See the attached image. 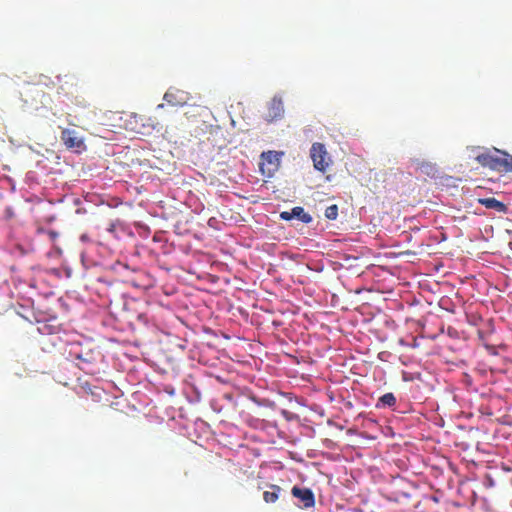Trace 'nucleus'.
I'll use <instances>...</instances> for the list:
<instances>
[{"label": "nucleus", "instance_id": "2eb2a0df", "mask_svg": "<svg viewBox=\"0 0 512 512\" xmlns=\"http://www.w3.org/2000/svg\"><path fill=\"white\" fill-rule=\"evenodd\" d=\"M80 389L85 393L94 394L91 385L88 382H85L80 386Z\"/></svg>", "mask_w": 512, "mask_h": 512}, {"label": "nucleus", "instance_id": "a211bd4d", "mask_svg": "<svg viewBox=\"0 0 512 512\" xmlns=\"http://www.w3.org/2000/svg\"><path fill=\"white\" fill-rule=\"evenodd\" d=\"M321 153H322V160H325V156L327 154V151L325 150L324 145H322Z\"/></svg>", "mask_w": 512, "mask_h": 512}, {"label": "nucleus", "instance_id": "dca6fc26", "mask_svg": "<svg viewBox=\"0 0 512 512\" xmlns=\"http://www.w3.org/2000/svg\"><path fill=\"white\" fill-rule=\"evenodd\" d=\"M47 234H48L50 240H52V241H55L58 238V236H59V233L54 231V230H49L47 232Z\"/></svg>", "mask_w": 512, "mask_h": 512}, {"label": "nucleus", "instance_id": "20e7f679", "mask_svg": "<svg viewBox=\"0 0 512 512\" xmlns=\"http://www.w3.org/2000/svg\"><path fill=\"white\" fill-rule=\"evenodd\" d=\"M163 99L172 106H182L187 102L186 94L184 92L179 91L173 93L169 90L165 93Z\"/></svg>", "mask_w": 512, "mask_h": 512}, {"label": "nucleus", "instance_id": "6ab92c4d", "mask_svg": "<svg viewBox=\"0 0 512 512\" xmlns=\"http://www.w3.org/2000/svg\"><path fill=\"white\" fill-rule=\"evenodd\" d=\"M80 239H81V241H83V242H85V241H88V240H89V238H88V236H87L86 234L81 235Z\"/></svg>", "mask_w": 512, "mask_h": 512}, {"label": "nucleus", "instance_id": "aec40b11", "mask_svg": "<svg viewBox=\"0 0 512 512\" xmlns=\"http://www.w3.org/2000/svg\"><path fill=\"white\" fill-rule=\"evenodd\" d=\"M314 168L320 171V162H313Z\"/></svg>", "mask_w": 512, "mask_h": 512}, {"label": "nucleus", "instance_id": "0eeeda50", "mask_svg": "<svg viewBox=\"0 0 512 512\" xmlns=\"http://www.w3.org/2000/svg\"><path fill=\"white\" fill-rule=\"evenodd\" d=\"M478 203L483 205L487 209H493V210H495L497 212H506V210H507L506 205L503 202L497 200L494 197H491V198H479L478 199Z\"/></svg>", "mask_w": 512, "mask_h": 512}, {"label": "nucleus", "instance_id": "f03ea898", "mask_svg": "<svg viewBox=\"0 0 512 512\" xmlns=\"http://www.w3.org/2000/svg\"><path fill=\"white\" fill-rule=\"evenodd\" d=\"M284 115V105L281 97L275 96L268 103L267 120L272 121L282 118Z\"/></svg>", "mask_w": 512, "mask_h": 512}, {"label": "nucleus", "instance_id": "6e6552de", "mask_svg": "<svg viewBox=\"0 0 512 512\" xmlns=\"http://www.w3.org/2000/svg\"><path fill=\"white\" fill-rule=\"evenodd\" d=\"M280 162H259V170L264 177L271 178L278 171Z\"/></svg>", "mask_w": 512, "mask_h": 512}, {"label": "nucleus", "instance_id": "ddd939ff", "mask_svg": "<svg viewBox=\"0 0 512 512\" xmlns=\"http://www.w3.org/2000/svg\"><path fill=\"white\" fill-rule=\"evenodd\" d=\"M474 160L480 161V160H501L498 158L495 154H492L491 152H478L474 156Z\"/></svg>", "mask_w": 512, "mask_h": 512}, {"label": "nucleus", "instance_id": "39448f33", "mask_svg": "<svg viewBox=\"0 0 512 512\" xmlns=\"http://www.w3.org/2000/svg\"><path fill=\"white\" fill-rule=\"evenodd\" d=\"M62 139L65 145L69 148H80L81 146H83L82 139L77 136V133L75 131H63Z\"/></svg>", "mask_w": 512, "mask_h": 512}, {"label": "nucleus", "instance_id": "f8f14e48", "mask_svg": "<svg viewBox=\"0 0 512 512\" xmlns=\"http://www.w3.org/2000/svg\"><path fill=\"white\" fill-rule=\"evenodd\" d=\"M338 216V206L332 204L325 209V217L329 220H335Z\"/></svg>", "mask_w": 512, "mask_h": 512}, {"label": "nucleus", "instance_id": "423d86ee", "mask_svg": "<svg viewBox=\"0 0 512 512\" xmlns=\"http://www.w3.org/2000/svg\"><path fill=\"white\" fill-rule=\"evenodd\" d=\"M484 167L501 175L512 172V162H482Z\"/></svg>", "mask_w": 512, "mask_h": 512}, {"label": "nucleus", "instance_id": "4468645a", "mask_svg": "<svg viewBox=\"0 0 512 512\" xmlns=\"http://www.w3.org/2000/svg\"><path fill=\"white\" fill-rule=\"evenodd\" d=\"M320 157V143H314L311 148V159L316 160V157Z\"/></svg>", "mask_w": 512, "mask_h": 512}, {"label": "nucleus", "instance_id": "f3484780", "mask_svg": "<svg viewBox=\"0 0 512 512\" xmlns=\"http://www.w3.org/2000/svg\"><path fill=\"white\" fill-rule=\"evenodd\" d=\"M494 153H501L502 155H504L505 157H508L509 154L506 152V151H500L498 149H494Z\"/></svg>", "mask_w": 512, "mask_h": 512}, {"label": "nucleus", "instance_id": "b1692460", "mask_svg": "<svg viewBox=\"0 0 512 512\" xmlns=\"http://www.w3.org/2000/svg\"><path fill=\"white\" fill-rule=\"evenodd\" d=\"M230 157L237 158L238 156L236 154H234V155H231Z\"/></svg>", "mask_w": 512, "mask_h": 512}, {"label": "nucleus", "instance_id": "f257e3e1", "mask_svg": "<svg viewBox=\"0 0 512 512\" xmlns=\"http://www.w3.org/2000/svg\"><path fill=\"white\" fill-rule=\"evenodd\" d=\"M292 495L299 500L298 504L301 508H310L315 504V497L309 488H299L294 486L291 491Z\"/></svg>", "mask_w": 512, "mask_h": 512}, {"label": "nucleus", "instance_id": "9d476101", "mask_svg": "<svg viewBox=\"0 0 512 512\" xmlns=\"http://www.w3.org/2000/svg\"><path fill=\"white\" fill-rule=\"evenodd\" d=\"M270 491H265L263 493V499L266 503H274L279 498V492L281 491V488L277 485H271Z\"/></svg>", "mask_w": 512, "mask_h": 512}, {"label": "nucleus", "instance_id": "412c9836", "mask_svg": "<svg viewBox=\"0 0 512 512\" xmlns=\"http://www.w3.org/2000/svg\"><path fill=\"white\" fill-rule=\"evenodd\" d=\"M327 395H328L329 399L332 401L333 400L332 392L328 391Z\"/></svg>", "mask_w": 512, "mask_h": 512}, {"label": "nucleus", "instance_id": "9b49d317", "mask_svg": "<svg viewBox=\"0 0 512 512\" xmlns=\"http://www.w3.org/2000/svg\"><path fill=\"white\" fill-rule=\"evenodd\" d=\"M284 156H286L284 151L268 150L261 152L260 160H280Z\"/></svg>", "mask_w": 512, "mask_h": 512}, {"label": "nucleus", "instance_id": "393cba45", "mask_svg": "<svg viewBox=\"0 0 512 512\" xmlns=\"http://www.w3.org/2000/svg\"><path fill=\"white\" fill-rule=\"evenodd\" d=\"M509 160H512V156L510 157V159H509Z\"/></svg>", "mask_w": 512, "mask_h": 512}, {"label": "nucleus", "instance_id": "4be33fe9", "mask_svg": "<svg viewBox=\"0 0 512 512\" xmlns=\"http://www.w3.org/2000/svg\"><path fill=\"white\" fill-rule=\"evenodd\" d=\"M324 163H326L328 165V162H322V166H321V169H322V173H324L325 171V166H324Z\"/></svg>", "mask_w": 512, "mask_h": 512}, {"label": "nucleus", "instance_id": "7ed1b4c3", "mask_svg": "<svg viewBox=\"0 0 512 512\" xmlns=\"http://www.w3.org/2000/svg\"><path fill=\"white\" fill-rule=\"evenodd\" d=\"M280 218L286 221L296 218L303 223H309L312 220L311 216L306 213L302 207L299 206L292 208L291 211L281 212Z\"/></svg>", "mask_w": 512, "mask_h": 512}, {"label": "nucleus", "instance_id": "5701e85b", "mask_svg": "<svg viewBox=\"0 0 512 512\" xmlns=\"http://www.w3.org/2000/svg\"><path fill=\"white\" fill-rule=\"evenodd\" d=\"M163 106H164L163 104H159V105L157 106V109L163 108Z\"/></svg>", "mask_w": 512, "mask_h": 512}, {"label": "nucleus", "instance_id": "1a4fd4ad", "mask_svg": "<svg viewBox=\"0 0 512 512\" xmlns=\"http://www.w3.org/2000/svg\"><path fill=\"white\" fill-rule=\"evenodd\" d=\"M395 404H396V397L394 396L393 393L388 392L379 398V400L376 404V407L377 408L393 407Z\"/></svg>", "mask_w": 512, "mask_h": 512}]
</instances>
